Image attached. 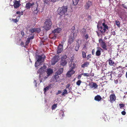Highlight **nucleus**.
I'll use <instances>...</instances> for the list:
<instances>
[{
  "label": "nucleus",
  "mask_w": 127,
  "mask_h": 127,
  "mask_svg": "<svg viewBox=\"0 0 127 127\" xmlns=\"http://www.w3.org/2000/svg\"><path fill=\"white\" fill-rule=\"evenodd\" d=\"M29 43H28V42H27V41H26V45H27L29 44Z\"/></svg>",
  "instance_id": "e2e57ef3"
},
{
  "label": "nucleus",
  "mask_w": 127,
  "mask_h": 127,
  "mask_svg": "<svg viewBox=\"0 0 127 127\" xmlns=\"http://www.w3.org/2000/svg\"><path fill=\"white\" fill-rule=\"evenodd\" d=\"M34 5V3L33 2L31 3L29 2L26 4L25 7L27 9H29L31 6L32 7Z\"/></svg>",
  "instance_id": "f3484780"
},
{
  "label": "nucleus",
  "mask_w": 127,
  "mask_h": 127,
  "mask_svg": "<svg viewBox=\"0 0 127 127\" xmlns=\"http://www.w3.org/2000/svg\"><path fill=\"white\" fill-rule=\"evenodd\" d=\"M91 54H89L88 55H87V60H88L89 59V58H91Z\"/></svg>",
  "instance_id": "79ce46f5"
},
{
  "label": "nucleus",
  "mask_w": 127,
  "mask_h": 127,
  "mask_svg": "<svg viewBox=\"0 0 127 127\" xmlns=\"http://www.w3.org/2000/svg\"><path fill=\"white\" fill-rule=\"evenodd\" d=\"M82 30H83L82 31L83 32V33H84V34L85 33L86 30L84 28H83V29Z\"/></svg>",
  "instance_id": "864d4df0"
},
{
  "label": "nucleus",
  "mask_w": 127,
  "mask_h": 127,
  "mask_svg": "<svg viewBox=\"0 0 127 127\" xmlns=\"http://www.w3.org/2000/svg\"><path fill=\"white\" fill-rule=\"evenodd\" d=\"M89 86L92 88L96 89L97 88L98 85L95 83L92 82L89 84Z\"/></svg>",
  "instance_id": "dca6fc26"
},
{
  "label": "nucleus",
  "mask_w": 127,
  "mask_h": 127,
  "mask_svg": "<svg viewBox=\"0 0 127 127\" xmlns=\"http://www.w3.org/2000/svg\"><path fill=\"white\" fill-rule=\"evenodd\" d=\"M83 74L84 76L89 77L90 76L89 75L88 73H84Z\"/></svg>",
  "instance_id": "58836bf2"
},
{
  "label": "nucleus",
  "mask_w": 127,
  "mask_h": 127,
  "mask_svg": "<svg viewBox=\"0 0 127 127\" xmlns=\"http://www.w3.org/2000/svg\"><path fill=\"white\" fill-rule=\"evenodd\" d=\"M53 72V71L52 69L50 68L48 69L46 71V73L48 75L52 74Z\"/></svg>",
  "instance_id": "b1692460"
},
{
  "label": "nucleus",
  "mask_w": 127,
  "mask_h": 127,
  "mask_svg": "<svg viewBox=\"0 0 127 127\" xmlns=\"http://www.w3.org/2000/svg\"><path fill=\"white\" fill-rule=\"evenodd\" d=\"M63 68H61L59 69L55 73V75L54 76L55 78L56 79L57 77H59V76L58 75L61 74L63 73Z\"/></svg>",
  "instance_id": "0eeeda50"
},
{
  "label": "nucleus",
  "mask_w": 127,
  "mask_h": 127,
  "mask_svg": "<svg viewBox=\"0 0 127 127\" xmlns=\"http://www.w3.org/2000/svg\"><path fill=\"white\" fill-rule=\"evenodd\" d=\"M119 106H120V109H122L124 107L125 105L123 104H119Z\"/></svg>",
  "instance_id": "c9c22d12"
},
{
  "label": "nucleus",
  "mask_w": 127,
  "mask_h": 127,
  "mask_svg": "<svg viewBox=\"0 0 127 127\" xmlns=\"http://www.w3.org/2000/svg\"><path fill=\"white\" fill-rule=\"evenodd\" d=\"M38 9L37 7H36L35 9H34V12L35 13V14H36L38 12Z\"/></svg>",
  "instance_id": "4c0bfd02"
},
{
  "label": "nucleus",
  "mask_w": 127,
  "mask_h": 127,
  "mask_svg": "<svg viewBox=\"0 0 127 127\" xmlns=\"http://www.w3.org/2000/svg\"><path fill=\"white\" fill-rule=\"evenodd\" d=\"M61 30V28H58L53 31L52 33L54 34L55 33H58L60 32Z\"/></svg>",
  "instance_id": "6ab92c4d"
},
{
  "label": "nucleus",
  "mask_w": 127,
  "mask_h": 127,
  "mask_svg": "<svg viewBox=\"0 0 127 127\" xmlns=\"http://www.w3.org/2000/svg\"><path fill=\"white\" fill-rule=\"evenodd\" d=\"M80 45L79 44H76L75 48V50L77 51L79 49Z\"/></svg>",
  "instance_id": "c756f323"
},
{
  "label": "nucleus",
  "mask_w": 127,
  "mask_h": 127,
  "mask_svg": "<svg viewBox=\"0 0 127 127\" xmlns=\"http://www.w3.org/2000/svg\"><path fill=\"white\" fill-rule=\"evenodd\" d=\"M108 74L110 73V76L111 77V72H109L108 73Z\"/></svg>",
  "instance_id": "0e129e2a"
},
{
  "label": "nucleus",
  "mask_w": 127,
  "mask_h": 127,
  "mask_svg": "<svg viewBox=\"0 0 127 127\" xmlns=\"http://www.w3.org/2000/svg\"><path fill=\"white\" fill-rule=\"evenodd\" d=\"M57 104H54L52 106V110H54L57 107Z\"/></svg>",
  "instance_id": "2f4dec72"
},
{
  "label": "nucleus",
  "mask_w": 127,
  "mask_h": 127,
  "mask_svg": "<svg viewBox=\"0 0 127 127\" xmlns=\"http://www.w3.org/2000/svg\"><path fill=\"white\" fill-rule=\"evenodd\" d=\"M30 40L31 39H30L29 38H27V39L26 41H27V42H28V43H29L30 42Z\"/></svg>",
  "instance_id": "5fc2aeb1"
},
{
  "label": "nucleus",
  "mask_w": 127,
  "mask_h": 127,
  "mask_svg": "<svg viewBox=\"0 0 127 127\" xmlns=\"http://www.w3.org/2000/svg\"><path fill=\"white\" fill-rule=\"evenodd\" d=\"M35 59L37 60L35 62L34 66L35 67L36 69H38L37 71V73H40V55H37V53H36Z\"/></svg>",
  "instance_id": "f03ea898"
},
{
  "label": "nucleus",
  "mask_w": 127,
  "mask_h": 127,
  "mask_svg": "<svg viewBox=\"0 0 127 127\" xmlns=\"http://www.w3.org/2000/svg\"><path fill=\"white\" fill-rule=\"evenodd\" d=\"M109 101L111 103H112L115 101L116 99V97L115 94L113 93L111 95L109 96Z\"/></svg>",
  "instance_id": "423d86ee"
},
{
  "label": "nucleus",
  "mask_w": 127,
  "mask_h": 127,
  "mask_svg": "<svg viewBox=\"0 0 127 127\" xmlns=\"http://www.w3.org/2000/svg\"><path fill=\"white\" fill-rule=\"evenodd\" d=\"M121 114L123 115H126V113L125 111H123L122 112Z\"/></svg>",
  "instance_id": "49530a36"
},
{
  "label": "nucleus",
  "mask_w": 127,
  "mask_h": 127,
  "mask_svg": "<svg viewBox=\"0 0 127 127\" xmlns=\"http://www.w3.org/2000/svg\"><path fill=\"white\" fill-rule=\"evenodd\" d=\"M43 65L42 67L41 66V67L40 68V70L41 71V72H42L45 71L46 68V66L44 65Z\"/></svg>",
  "instance_id": "bb28decb"
},
{
  "label": "nucleus",
  "mask_w": 127,
  "mask_h": 127,
  "mask_svg": "<svg viewBox=\"0 0 127 127\" xmlns=\"http://www.w3.org/2000/svg\"><path fill=\"white\" fill-rule=\"evenodd\" d=\"M12 21L15 23H16L18 22V20H17V18L15 19H12Z\"/></svg>",
  "instance_id": "ea45409f"
},
{
  "label": "nucleus",
  "mask_w": 127,
  "mask_h": 127,
  "mask_svg": "<svg viewBox=\"0 0 127 127\" xmlns=\"http://www.w3.org/2000/svg\"><path fill=\"white\" fill-rule=\"evenodd\" d=\"M56 36L55 35V34L54 33L51 34L49 35V38L51 39H55L56 38Z\"/></svg>",
  "instance_id": "393cba45"
},
{
  "label": "nucleus",
  "mask_w": 127,
  "mask_h": 127,
  "mask_svg": "<svg viewBox=\"0 0 127 127\" xmlns=\"http://www.w3.org/2000/svg\"><path fill=\"white\" fill-rule=\"evenodd\" d=\"M74 35L73 36H70L69 37L68 40V43L69 44H70L72 43L74 41Z\"/></svg>",
  "instance_id": "2eb2a0df"
},
{
  "label": "nucleus",
  "mask_w": 127,
  "mask_h": 127,
  "mask_svg": "<svg viewBox=\"0 0 127 127\" xmlns=\"http://www.w3.org/2000/svg\"><path fill=\"white\" fill-rule=\"evenodd\" d=\"M102 26H100V24L98 22L97 26L98 29L100 31L101 33H103L105 32L106 30H108L109 28V27L104 22L102 24Z\"/></svg>",
  "instance_id": "f257e3e1"
},
{
  "label": "nucleus",
  "mask_w": 127,
  "mask_h": 127,
  "mask_svg": "<svg viewBox=\"0 0 127 127\" xmlns=\"http://www.w3.org/2000/svg\"><path fill=\"white\" fill-rule=\"evenodd\" d=\"M89 62H86L81 65V67L82 68H84L85 67H87L89 64Z\"/></svg>",
  "instance_id": "5701e85b"
},
{
  "label": "nucleus",
  "mask_w": 127,
  "mask_h": 127,
  "mask_svg": "<svg viewBox=\"0 0 127 127\" xmlns=\"http://www.w3.org/2000/svg\"><path fill=\"white\" fill-rule=\"evenodd\" d=\"M101 40H102L101 43V47L104 50H107V46L106 43L105 42L103 41L102 39H101Z\"/></svg>",
  "instance_id": "ddd939ff"
},
{
  "label": "nucleus",
  "mask_w": 127,
  "mask_h": 127,
  "mask_svg": "<svg viewBox=\"0 0 127 127\" xmlns=\"http://www.w3.org/2000/svg\"><path fill=\"white\" fill-rule=\"evenodd\" d=\"M20 0L18 1L15 0L13 2V6L14 8H17L21 5V4L20 3Z\"/></svg>",
  "instance_id": "9d476101"
},
{
  "label": "nucleus",
  "mask_w": 127,
  "mask_h": 127,
  "mask_svg": "<svg viewBox=\"0 0 127 127\" xmlns=\"http://www.w3.org/2000/svg\"><path fill=\"white\" fill-rule=\"evenodd\" d=\"M52 25V22L50 19H47L46 20L44 26V28L46 30H48L51 28Z\"/></svg>",
  "instance_id": "7ed1b4c3"
},
{
  "label": "nucleus",
  "mask_w": 127,
  "mask_h": 127,
  "mask_svg": "<svg viewBox=\"0 0 127 127\" xmlns=\"http://www.w3.org/2000/svg\"><path fill=\"white\" fill-rule=\"evenodd\" d=\"M45 58V56L43 54H42L40 55V64L44 62Z\"/></svg>",
  "instance_id": "aec40b11"
},
{
  "label": "nucleus",
  "mask_w": 127,
  "mask_h": 127,
  "mask_svg": "<svg viewBox=\"0 0 127 127\" xmlns=\"http://www.w3.org/2000/svg\"><path fill=\"white\" fill-rule=\"evenodd\" d=\"M102 99L101 96L99 95H97L95 97V100L97 101H99Z\"/></svg>",
  "instance_id": "4be33fe9"
},
{
  "label": "nucleus",
  "mask_w": 127,
  "mask_h": 127,
  "mask_svg": "<svg viewBox=\"0 0 127 127\" xmlns=\"http://www.w3.org/2000/svg\"><path fill=\"white\" fill-rule=\"evenodd\" d=\"M39 29L38 28L30 29L29 31L31 33H33L34 32H39Z\"/></svg>",
  "instance_id": "a211bd4d"
},
{
  "label": "nucleus",
  "mask_w": 127,
  "mask_h": 127,
  "mask_svg": "<svg viewBox=\"0 0 127 127\" xmlns=\"http://www.w3.org/2000/svg\"><path fill=\"white\" fill-rule=\"evenodd\" d=\"M16 14H20V12L19 11H17L16 12Z\"/></svg>",
  "instance_id": "13d9d810"
},
{
  "label": "nucleus",
  "mask_w": 127,
  "mask_h": 127,
  "mask_svg": "<svg viewBox=\"0 0 127 127\" xmlns=\"http://www.w3.org/2000/svg\"><path fill=\"white\" fill-rule=\"evenodd\" d=\"M82 57L84 58H86V54L85 52L84 51L82 52Z\"/></svg>",
  "instance_id": "473e14b6"
},
{
  "label": "nucleus",
  "mask_w": 127,
  "mask_h": 127,
  "mask_svg": "<svg viewBox=\"0 0 127 127\" xmlns=\"http://www.w3.org/2000/svg\"><path fill=\"white\" fill-rule=\"evenodd\" d=\"M117 69H118L120 68H122V66H119V67H117Z\"/></svg>",
  "instance_id": "680f3d73"
},
{
  "label": "nucleus",
  "mask_w": 127,
  "mask_h": 127,
  "mask_svg": "<svg viewBox=\"0 0 127 127\" xmlns=\"http://www.w3.org/2000/svg\"><path fill=\"white\" fill-rule=\"evenodd\" d=\"M108 61L109 62V64L110 66L113 65V64H115L114 62L112 61L111 58H110Z\"/></svg>",
  "instance_id": "a878e982"
},
{
  "label": "nucleus",
  "mask_w": 127,
  "mask_h": 127,
  "mask_svg": "<svg viewBox=\"0 0 127 127\" xmlns=\"http://www.w3.org/2000/svg\"><path fill=\"white\" fill-rule=\"evenodd\" d=\"M61 93L62 91H61L59 90L58 91L57 93L56 94V95H58L59 94Z\"/></svg>",
  "instance_id": "603ef678"
},
{
  "label": "nucleus",
  "mask_w": 127,
  "mask_h": 127,
  "mask_svg": "<svg viewBox=\"0 0 127 127\" xmlns=\"http://www.w3.org/2000/svg\"><path fill=\"white\" fill-rule=\"evenodd\" d=\"M81 82L82 81L81 80H79L76 82V84L77 85L79 86L80 85Z\"/></svg>",
  "instance_id": "e433bc0d"
},
{
  "label": "nucleus",
  "mask_w": 127,
  "mask_h": 127,
  "mask_svg": "<svg viewBox=\"0 0 127 127\" xmlns=\"http://www.w3.org/2000/svg\"><path fill=\"white\" fill-rule=\"evenodd\" d=\"M29 60H30V62L32 63V61H31L30 59Z\"/></svg>",
  "instance_id": "774afa93"
},
{
  "label": "nucleus",
  "mask_w": 127,
  "mask_h": 127,
  "mask_svg": "<svg viewBox=\"0 0 127 127\" xmlns=\"http://www.w3.org/2000/svg\"><path fill=\"white\" fill-rule=\"evenodd\" d=\"M70 85L69 84H68L66 86V89L68 88L70 86Z\"/></svg>",
  "instance_id": "8fccbe9b"
},
{
  "label": "nucleus",
  "mask_w": 127,
  "mask_h": 127,
  "mask_svg": "<svg viewBox=\"0 0 127 127\" xmlns=\"http://www.w3.org/2000/svg\"><path fill=\"white\" fill-rule=\"evenodd\" d=\"M85 39L86 40H87L89 38V35L88 34H87L85 35Z\"/></svg>",
  "instance_id": "c03bdc74"
},
{
  "label": "nucleus",
  "mask_w": 127,
  "mask_h": 127,
  "mask_svg": "<svg viewBox=\"0 0 127 127\" xmlns=\"http://www.w3.org/2000/svg\"><path fill=\"white\" fill-rule=\"evenodd\" d=\"M29 38H30V39H32L34 38V36L33 35H32V36H31Z\"/></svg>",
  "instance_id": "4d7b16f0"
},
{
  "label": "nucleus",
  "mask_w": 127,
  "mask_h": 127,
  "mask_svg": "<svg viewBox=\"0 0 127 127\" xmlns=\"http://www.w3.org/2000/svg\"><path fill=\"white\" fill-rule=\"evenodd\" d=\"M75 71L73 70L69 69V70L67 72L66 75L68 77H70L71 75L74 73Z\"/></svg>",
  "instance_id": "f8f14e48"
},
{
  "label": "nucleus",
  "mask_w": 127,
  "mask_h": 127,
  "mask_svg": "<svg viewBox=\"0 0 127 127\" xmlns=\"http://www.w3.org/2000/svg\"><path fill=\"white\" fill-rule=\"evenodd\" d=\"M93 6V3L92 1H87L85 5H84V7L86 10H89L91 9H92Z\"/></svg>",
  "instance_id": "39448f33"
},
{
  "label": "nucleus",
  "mask_w": 127,
  "mask_h": 127,
  "mask_svg": "<svg viewBox=\"0 0 127 127\" xmlns=\"http://www.w3.org/2000/svg\"><path fill=\"white\" fill-rule=\"evenodd\" d=\"M44 1V4L46 3L47 4H49L50 3V2H52L50 0H43Z\"/></svg>",
  "instance_id": "7c9ffc66"
},
{
  "label": "nucleus",
  "mask_w": 127,
  "mask_h": 127,
  "mask_svg": "<svg viewBox=\"0 0 127 127\" xmlns=\"http://www.w3.org/2000/svg\"><path fill=\"white\" fill-rule=\"evenodd\" d=\"M117 69V67H116L115 66H114L113 67H112V69L113 70H115Z\"/></svg>",
  "instance_id": "37998d69"
},
{
  "label": "nucleus",
  "mask_w": 127,
  "mask_h": 127,
  "mask_svg": "<svg viewBox=\"0 0 127 127\" xmlns=\"http://www.w3.org/2000/svg\"><path fill=\"white\" fill-rule=\"evenodd\" d=\"M98 49L96 52V55L97 56H99L101 54L100 50H103L101 48H99V47H98Z\"/></svg>",
  "instance_id": "412c9836"
},
{
  "label": "nucleus",
  "mask_w": 127,
  "mask_h": 127,
  "mask_svg": "<svg viewBox=\"0 0 127 127\" xmlns=\"http://www.w3.org/2000/svg\"><path fill=\"white\" fill-rule=\"evenodd\" d=\"M58 60L59 59L58 57H54L52 60V65H54L58 61Z\"/></svg>",
  "instance_id": "4468645a"
},
{
  "label": "nucleus",
  "mask_w": 127,
  "mask_h": 127,
  "mask_svg": "<svg viewBox=\"0 0 127 127\" xmlns=\"http://www.w3.org/2000/svg\"><path fill=\"white\" fill-rule=\"evenodd\" d=\"M60 112H61V114H62L61 115L62 117H63L64 116V112L62 111H61Z\"/></svg>",
  "instance_id": "09e8293b"
},
{
  "label": "nucleus",
  "mask_w": 127,
  "mask_h": 127,
  "mask_svg": "<svg viewBox=\"0 0 127 127\" xmlns=\"http://www.w3.org/2000/svg\"><path fill=\"white\" fill-rule=\"evenodd\" d=\"M70 61L71 62V64L69 65L70 67V69L71 70H73L75 68L77 67V66L76 65V62H73V60L72 59L70 60Z\"/></svg>",
  "instance_id": "6e6552de"
},
{
  "label": "nucleus",
  "mask_w": 127,
  "mask_h": 127,
  "mask_svg": "<svg viewBox=\"0 0 127 127\" xmlns=\"http://www.w3.org/2000/svg\"><path fill=\"white\" fill-rule=\"evenodd\" d=\"M67 94V91L66 89H65L64 90V91L63 92L62 94V96L66 94Z\"/></svg>",
  "instance_id": "72a5a7b5"
},
{
  "label": "nucleus",
  "mask_w": 127,
  "mask_h": 127,
  "mask_svg": "<svg viewBox=\"0 0 127 127\" xmlns=\"http://www.w3.org/2000/svg\"><path fill=\"white\" fill-rule=\"evenodd\" d=\"M61 44H59L58 47V50H57V53L58 54L61 53L63 50V43L62 42Z\"/></svg>",
  "instance_id": "1a4fd4ad"
},
{
  "label": "nucleus",
  "mask_w": 127,
  "mask_h": 127,
  "mask_svg": "<svg viewBox=\"0 0 127 127\" xmlns=\"http://www.w3.org/2000/svg\"><path fill=\"white\" fill-rule=\"evenodd\" d=\"M20 45L22 47H24V43L23 42H21Z\"/></svg>",
  "instance_id": "de8ad7c7"
},
{
  "label": "nucleus",
  "mask_w": 127,
  "mask_h": 127,
  "mask_svg": "<svg viewBox=\"0 0 127 127\" xmlns=\"http://www.w3.org/2000/svg\"><path fill=\"white\" fill-rule=\"evenodd\" d=\"M95 49H93L92 51V54L93 55H94L95 54Z\"/></svg>",
  "instance_id": "a18cd8bd"
},
{
  "label": "nucleus",
  "mask_w": 127,
  "mask_h": 127,
  "mask_svg": "<svg viewBox=\"0 0 127 127\" xmlns=\"http://www.w3.org/2000/svg\"><path fill=\"white\" fill-rule=\"evenodd\" d=\"M96 33L97 35L99 37L100 35H101V33L99 32L98 31H97L96 32Z\"/></svg>",
  "instance_id": "3c124183"
},
{
  "label": "nucleus",
  "mask_w": 127,
  "mask_h": 127,
  "mask_svg": "<svg viewBox=\"0 0 127 127\" xmlns=\"http://www.w3.org/2000/svg\"><path fill=\"white\" fill-rule=\"evenodd\" d=\"M33 82L35 84V86L36 87L37 86V83L35 80H34Z\"/></svg>",
  "instance_id": "052dcab7"
},
{
  "label": "nucleus",
  "mask_w": 127,
  "mask_h": 127,
  "mask_svg": "<svg viewBox=\"0 0 127 127\" xmlns=\"http://www.w3.org/2000/svg\"><path fill=\"white\" fill-rule=\"evenodd\" d=\"M67 7L64 6L62 7L59 8L57 10L58 14L62 16L65 14L67 11Z\"/></svg>",
  "instance_id": "20e7f679"
},
{
  "label": "nucleus",
  "mask_w": 127,
  "mask_h": 127,
  "mask_svg": "<svg viewBox=\"0 0 127 127\" xmlns=\"http://www.w3.org/2000/svg\"><path fill=\"white\" fill-rule=\"evenodd\" d=\"M83 49H87V46H86L85 45L83 47Z\"/></svg>",
  "instance_id": "bf43d9fd"
},
{
  "label": "nucleus",
  "mask_w": 127,
  "mask_h": 127,
  "mask_svg": "<svg viewBox=\"0 0 127 127\" xmlns=\"http://www.w3.org/2000/svg\"><path fill=\"white\" fill-rule=\"evenodd\" d=\"M51 85H50L49 86H47L44 89V91L46 92V91L48 90L50 88H51Z\"/></svg>",
  "instance_id": "cd10ccee"
},
{
  "label": "nucleus",
  "mask_w": 127,
  "mask_h": 127,
  "mask_svg": "<svg viewBox=\"0 0 127 127\" xmlns=\"http://www.w3.org/2000/svg\"><path fill=\"white\" fill-rule=\"evenodd\" d=\"M121 5L123 6L124 8L127 9V6L125 4H122Z\"/></svg>",
  "instance_id": "a19ab883"
},
{
  "label": "nucleus",
  "mask_w": 127,
  "mask_h": 127,
  "mask_svg": "<svg viewBox=\"0 0 127 127\" xmlns=\"http://www.w3.org/2000/svg\"><path fill=\"white\" fill-rule=\"evenodd\" d=\"M66 57L65 58L62 57L61 59V60L60 62L61 65L64 66L67 63V62L66 59V56H65Z\"/></svg>",
  "instance_id": "9b49d317"
},
{
  "label": "nucleus",
  "mask_w": 127,
  "mask_h": 127,
  "mask_svg": "<svg viewBox=\"0 0 127 127\" xmlns=\"http://www.w3.org/2000/svg\"><path fill=\"white\" fill-rule=\"evenodd\" d=\"M23 33H22L21 32V34H22V36H23L24 35V34L23 32Z\"/></svg>",
  "instance_id": "69168bd1"
},
{
  "label": "nucleus",
  "mask_w": 127,
  "mask_h": 127,
  "mask_svg": "<svg viewBox=\"0 0 127 127\" xmlns=\"http://www.w3.org/2000/svg\"><path fill=\"white\" fill-rule=\"evenodd\" d=\"M23 33H22L21 32V34H22V36H23L24 35V34L23 32Z\"/></svg>",
  "instance_id": "338daca9"
},
{
  "label": "nucleus",
  "mask_w": 127,
  "mask_h": 127,
  "mask_svg": "<svg viewBox=\"0 0 127 127\" xmlns=\"http://www.w3.org/2000/svg\"><path fill=\"white\" fill-rule=\"evenodd\" d=\"M79 0H73V2L74 5H76L78 3Z\"/></svg>",
  "instance_id": "c85d7f7f"
},
{
  "label": "nucleus",
  "mask_w": 127,
  "mask_h": 127,
  "mask_svg": "<svg viewBox=\"0 0 127 127\" xmlns=\"http://www.w3.org/2000/svg\"><path fill=\"white\" fill-rule=\"evenodd\" d=\"M115 22L116 23V24L117 25V26L118 27H120V23L118 21L116 20L115 21Z\"/></svg>",
  "instance_id": "f704fd0d"
},
{
  "label": "nucleus",
  "mask_w": 127,
  "mask_h": 127,
  "mask_svg": "<svg viewBox=\"0 0 127 127\" xmlns=\"http://www.w3.org/2000/svg\"><path fill=\"white\" fill-rule=\"evenodd\" d=\"M81 77V75H79L78 76L77 78L79 79H80Z\"/></svg>",
  "instance_id": "6e6d98bb"
}]
</instances>
